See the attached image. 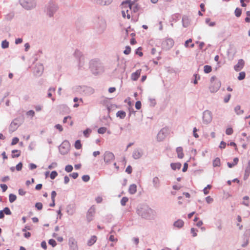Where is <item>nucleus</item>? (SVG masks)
Wrapping results in <instances>:
<instances>
[{
	"mask_svg": "<svg viewBox=\"0 0 250 250\" xmlns=\"http://www.w3.org/2000/svg\"><path fill=\"white\" fill-rule=\"evenodd\" d=\"M137 213L142 218L150 219L156 215V212L146 205H140L137 208Z\"/></svg>",
	"mask_w": 250,
	"mask_h": 250,
	"instance_id": "nucleus-1",
	"label": "nucleus"
},
{
	"mask_svg": "<svg viewBox=\"0 0 250 250\" xmlns=\"http://www.w3.org/2000/svg\"><path fill=\"white\" fill-rule=\"evenodd\" d=\"M58 9L57 3L54 1L50 0L45 5L44 12L49 18H53Z\"/></svg>",
	"mask_w": 250,
	"mask_h": 250,
	"instance_id": "nucleus-2",
	"label": "nucleus"
},
{
	"mask_svg": "<svg viewBox=\"0 0 250 250\" xmlns=\"http://www.w3.org/2000/svg\"><path fill=\"white\" fill-rule=\"evenodd\" d=\"M89 67L91 72L94 75H98L104 71L103 64L98 60H91L89 62Z\"/></svg>",
	"mask_w": 250,
	"mask_h": 250,
	"instance_id": "nucleus-3",
	"label": "nucleus"
},
{
	"mask_svg": "<svg viewBox=\"0 0 250 250\" xmlns=\"http://www.w3.org/2000/svg\"><path fill=\"white\" fill-rule=\"evenodd\" d=\"M20 4L26 10H31L36 6V2L35 0H20Z\"/></svg>",
	"mask_w": 250,
	"mask_h": 250,
	"instance_id": "nucleus-4",
	"label": "nucleus"
},
{
	"mask_svg": "<svg viewBox=\"0 0 250 250\" xmlns=\"http://www.w3.org/2000/svg\"><path fill=\"white\" fill-rule=\"evenodd\" d=\"M70 146L69 142L67 140L64 141L59 147L60 153L62 155L66 154L69 150Z\"/></svg>",
	"mask_w": 250,
	"mask_h": 250,
	"instance_id": "nucleus-5",
	"label": "nucleus"
},
{
	"mask_svg": "<svg viewBox=\"0 0 250 250\" xmlns=\"http://www.w3.org/2000/svg\"><path fill=\"white\" fill-rule=\"evenodd\" d=\"M212 119V115L209 110H205L203 113V122L204 124L208 125L209 124Z\"/></svg>",
	"mask_w": 250,
	"mask_h": 250,
	"instance_id": "nucleus-6",
	"label": "nucleus"
},
{
	"mask_svg": "<svg viewBox=\"0 0 250 250\" xmlns=\"http://www.w3.org/2000/svg\"><path fill=\"white\" fill-rule=\"evenodd\" d=\"M103 157L104 162L106 164H110L115 159L114 154L108 151H106L104 153Z\"/></svg>",
	"mask_w": 250,
	"mask_h": 250,
	"instance_id": "nucleus-7",
	"label": "nucleus"
},
{
	"mask_svg": "<svg viewBox=\"0 0 250 250\" xmlns=\"http://www.w3.org/2000/svg\"><path fill=\"white\" fill-rule=\"evenodd\" d=\"M221 85V82L219 80H216L214 83H212L209 87L210 92L211 93L216 92L220 88Z\"/></svg>",
	"mask_w": 250,
	"mask_h": 250,
	"instance_id": "nucleus-8",
	"label": "nucleus"
},
{
	"mask_svg": "<svg viewBox=\"0 0 250 250\" xmlns=\"http://www.w3.org/2000/svg\"><path fill=\"white\" fill-rule=\"evenodd\" d=\"M43 65L42 63H37L34 68V73L36 76L40 77L43 73Z\"/></svg>",
	"mask_w": 250,
	"mask_h": 250,
	"instance_id": "nucleus-9",
	"label": "nucleus"
},
{
	"mask_svg": "<svg viewBox=\"0 0 250 250\" xmlns=\"http://www.w3.org/2000/svg\"><path fill=\"white\" fill-rule=\"evenodd\" d=\"M168 129L163 128L158 133L157 139L158 141H163L167 136L168 133Z\"/></svg>",
	"mask_w": 250,
	"mask_h": 250,
	"instance_id": "nucleus-10",
	"label": "nucleus"
},
{
	"mask_svg": "<svg viewBox=\"0 0 250 250\" xmlns=\"http://www.w3.org/2000/svg\"><path fill=\"white\" fill-rule=\"evenodd\" d=\"M95 213V208L94 206H92L88 209L86 214V220L87 221L90 222L94 218Z\"/></svg>",
	"mask_w": 250,
	"mask_h": 250,
	"instance_id": "nucleus-11",
	"label": "nucleus"
},
{
	"mask_svg": "<svg viewBox=\"0 0 250 250\" xmlns=\"http://www.w3.org/2000/svg\"><path fill=\"white\" fill-rule=\"evenodd\" d=\"M174 42L173 39L168 38L165 40L162 43L164 48L166 49H169L173 46Z\"/></svg>",
	"mask_w": 250,
	"mask_h": 250,
	"instance_id": "nucleus-12",
	"label": "nucleus"
},
{
	"mask_svg": "<svg viewBox=\"0 0 250 250\" xmlns=\"http://www.w3.org/2000/svg\"><path fill=\"white\" fill-rule=\"evenodd\" d=\"M98 25L99 26H97L98 30L97 32L99 34L102 33L105 30L106 27V23L104 20L103 19H98Z\"/></svg>",
	"mask_w": 250,
	"mask_h": 250,
	"instance_id": "nucleus-13",
	"label": "nucleus"
},
{
	"mask_svg": "<svg viewBox=\"0 0 250 250\" xmlns=\"http://www.w3.org/2000/svg\"><path fill=\"white\" fill-rule=\"evenodd\" d=\"M131 6L132 4L130 3V1L129 0H126L122 2L121 5L122 10H126V13L129 12V10L131 9Z\"/></svg>",
	"mask_w": 250,
	"mask_h": 250,
	"instance_id": "nucleus-14",
	"label": "nucleus"
},
{
	"mask_svg": "<svg viewBox=\"0 0 250 250\" xmlns=\"http://www.w3.org/2000/svg\"><path fill=\"white\" fill-rule=\"evenodd\" d=\"M68 245L71 250H78L77 242L73 237L69 238Z\"/></svg>",
	"mask_w": 250,
	"mask_h": 250,
	"instance_id": "nucleus-15",
	"label": "nucleus"
},
{
	"mask_svg": "<svg viewBox=\"0 0 250 250\" xmlns=\"http://www.w3.org/2000/svg\"><path fill=\"white\" fill-rule=\"evenodd\" d=\"M143 154V150L141 148H136L133 151L132 157L135 160L139 159L142 156Z\"/></svg>",
	"mask_w": 250,
	"mask_h": 250,
	"instance_id": "nucleus-16",
	"label": "nucleus"
},
{
	"mask_svg": "<svg viewBox=\"0 0 250 250\" xmlns=\"http://www.w3.org/2000/svg\"><path fill=\"white\" fill-rule=\"evenodd\" d=\"M244 65V61L242 59L239 60L237 63L234 65V69L236 71H240Z\"/></svg>",
	"mask_w": 250,
	"mask_h": 250,
	"instance_id": "nucleus-17",
	"label": "nucleus"
},
{
	"mask_svg": "<svg viewBox=\"0 0 250 250\" xmlns=\"http://www.w3.org/2000/svg\"><path fill=\"white\" fill-rule=\"evenodd\" d=\"M16 121L17 119H15L11 123L9 128V131L10 132H13L19 126V125L17 122H16Z\"/></svg>",
	"mask_w": 250,
	"mask_h": 250,
	"instance_id": "nucleus-18",
	"label": "nucleus"
},
{
	"mask_svg": "<svg viewBox=\"0 0 250 250\" xmlns=\"http://www.w3.org/2000/svg\"><path fill=\"white\" fill-rule=\"evenodd\" d=\"M152 184L153 187L156 189H158L160 186V181L157 176L154 177L152 179Z\"/></svg>",
	"mask_w": 250,
	"mask_h": 250,
	"instance_id": "nucleus-19",
	"label": "nucleus"
},
{
	"mask_svg": "<svg viewBox=\"0 0 250 250\" xmlns=\"http://www.w3.org/2000/svg\"><path fill=\"white\" fill-rule=\"evenodd\" d=\"M184 224V222L182 220L178 219L173 223V227L174 228L179 229L183 227Z\"/></svg>",
	"mask_w": 250,
	"mask_h": 250,
	"instance_id": "nucleus-20",
	"label": "nucleus"
},
{
	"mask_svg": "<svg viewBox=\"0 0 250 250\" xmlns=\"http://www.w3.org/2000/svg\"><path fill=\"white\" fill-rule=\"evenodd\" d=\"M141 74V70H137L136 72L132 73L131 76V80L133 81H137Z\"/></svg>",
	"mask_w": 250,
	"mask_h": 250,
	"instance_id": "nucleus-21",
	"label": "nucleus"
},
{
	"mask_svg": "<svg viewBox=\"0 0 250 250\" xmlns=\"http://www.w3.org/2000/svg\"><path fill=\"white\" fill-rule=\"evenodd\" d=\"M183 26L187 27L189 24V20L187 16L184 15L182 18Z\"/></svg>",
	"mask_w": 250,
	"mask_h": 250,
	"instance_id": "nucleus-22",
	"label": "nucleus"
},
{
	"mask_svg": "<svg viewBox=\"0 0 250 250\" xmlns=\"http://www.w3.org/2000/svg\"><path fill=\"white\" fill-rule=\"evenodd\" d=\"M137 186L135 184L131 185L128 188V191L131 194H134L136 192Z\"/></svg>",
	"mask_w": 250,
	"mask_h": 250,
	"instance_id": "nucleus-23",
	"label": "nucleus"
},
{
	"mask_svg": "<svg viewBox=\"0 0 250 250\" xmlns=\"http://www.w3.org/2000/svg\"><path fill=\"white\" fill-rule=\"evenodd\" d=\"M83 91L88 95H91L94 92V90L90 87L83 86Z\"/></svg>",
	"mask_w": 250,
	"mask_h": 250,
	"instance_id": "nucleus-24",
	"label": "nucleus"
},
{
	"mask_svg": "<svg viewBox=\"0 0 250 250\" xmlns=\"http://www.w3.org/2000/svg\"><path fill=\"white\" fill-rule=\"evenodd\" d=\"M97 241V237L96 235H92L90 239L87 241V244L88 246H92Z\"/></svg>",
	"mask_w": 250,
	"mask_h": 250,
	"instance_id": "nucleus-25",
	"label": "nucleus"
},
{
	"mask_svg": "<svg viewBox=\"0 0 250 250\" xmlns=\"http://www.w3.org/2000/svg\"><path fill=\"white\" fill-rule=\"evenodd\" d=\"M250 174V160L249 161L248 166L245 169V173L244 175V179H246Z\"/></svg>",
	"mask_w": 250,
	"mask_h": 250,
	"instance_id": "nucleus-26",
	"label": "nucleus"
},
{
	"mask_svg": "<svg viewBox=\"0 0 250 250\" xmlns=\"http://www.w3.org/2000/svg\"><path fill=\"white\" fill-rule=\"evenodd\" d=\"M176 151L178 154V157L180 159L183 158L184 157V154L183 153V148L181 146H179L176 148Z\"/></svg>",
	"mask_w": 250,
	"mask_h": 250,
	"instance_id": "nucleus-27",
	"label": "nucleus"
},
{
	"mask_svg": "<svg viewBox=\"0 0 250 250\" xmlns=\"http://www.w3.org/2000/svg\"><path fill=\"white\" fill-rule=\"evenodd\" d=\"M117 117H119L121 119H123L125 117L126 113L123 110L118 111L116 113Z\"/></svg>",
	"mask_w": 250,
	"mask_h": 250,
	"instance_id": "nucleus-28",
	"label": "nucleus"
},
{
	"mask_svg": "<svg viewBox=\"0 0 250 250\" xmlns=\"http://www.w3.org/2000/svg\"><path fill=\"white\" fill-rule=\"evenodd\" d=\"M239 161L238 158L236 157L233 159V163L228 162L227 165L229 168H232L234 166L236 165Z\"/></svg>",
	"mask_w": 250,
	"mask_h": 250,
	"instance_id": "nucleus-29",
	"label": "nucleus"
},
{
	"mask_svg": "<svg viewBox=\"0 0 250 250\" xmlns=\"http://www.w3.org/2000/svg\"><path fill=\"white\" fill-rule=\"evenodd\" d=\"M170 166L173 170L180 169L181 167V164L179 163H171Z\"/></svg>",
	"mask_w": 250,
	"mask_h": 250,
	"instance_id": "nucleus-30",
	"label": "nucleus"
},
{
	"mask_svg": "<svg viewBox=\"0 0 250 250\" xmlns=\"http://www.w3.org/2000/svg\"><path fill=\"white\" fill-rule=\"evenodd\" d=\"M234 111H235V112L236 113V114L237 115H241L242 114H243L244 113V110L241 109V106L239 105H237L235 108H234Z\"/></svg>",
	"mask_w": 250,
	"mask_h": 250,
	"instance_id": "nucleus-31",
	"label": "nucleus"
},
{
	"mask_svg": "<svg viewBox=\"0 0 250 250\" xmlns=\"http://www.w3.org/2000/svg\"><path fill=\"white\" fill-rule=\"evenodd\" d=\"M12 157L17 158L20 156V151L19 150L15 149L12 151Z\"/></svg>",
	"mask_w": 250,
	"mask_h": 250,
	"instance_id": "nucleus-32",
	"label": "nucleus"
},
{
	"mask_svg": "<svg viewBox=\"0 0 250 250\" xmlns=\"http://www.w3.org/2000/svg\"><path fill=\"white\" fill-rule=\"evenodd\" d=\"M212 70L211 66L208 65H206L204 67V71L205 73H209Z\"/></svg>",
	"mask_w": 250,
	"mask_h": 250,
	"instance_id": "nucleus-33",
	"label": "nucleus"
},
{
	"mask_svg": "<svg viewBox=\"0 0 250 250\" xmlns=\"http://www.w3.org/2000/svg\"><path fill=\"white\" fill-rule=\"evenodd\" d=\"M220 165V159L219 158H216L213 161V166L214 167H219Z\"/></svg>",
	"mask_w": 250,
	"mask_h": 250,
	"instance_id": "nucleus-34",
	"label": "nucleus"
},
{
	"mask_svg": "<svg viewBox=\"0 0 250 250\" xmlns=\"http://www.w3.org/2000/svg\"><path fill=\"white\" fill-rule=\"evenodd\" d=\"M180 19V15L179 14H175L171 16V20L172 21H177Z\"/></svg>",
	"mask_w": 250,
	"mask_h": 250,
	"instance_id": "nucleus-35",
	"label": "nucleus"
},
{
	"mask_svg": "<svg viewBox=\"0 0 250 250\" xmlns=\"http://www.w3.org/2000/svg\"><path fill=\"white\" fill-rule=\"evenodd\" d=\"M9 42L7 40H5L1 42V48L3 49L7 48L9 47Z\"/></svg>",
	"mask_w": 250,
	"mask_h": 250,
	"instance_id": "nucleus-36",
	"label": "nucleus"
},
{
	"mask_svg": "<svg viewBox=\"0 0 250 250\" xmlns=\"http://www.w3.org/2000/svg\"><path fill=\"white\" fill-rule=\"evenodd\" d=\"M17 199V196L14 194H10L9 195V200L10 203H13Z\"/></svg>",
	"mask_w": 250,
	"mask_h": 250,
	"instance_id": "nucleus-37",
	"label": "nucleus"
},
{
	"mask_svg": "<svg viewBox=\"0 0 250 250\" xmlns=\"http://www.w3.org/2000/svg\"><path fill=\"white\" fill-rule=\"evenodd\" d=\"M75 147L77 149H80L82 147V144L81 143V141L79 140H77L75 143Z\"/></svg>",
	"mask_w": 250,
	"mask_h": 250,
	"instance_id": "nucleus-38",
	"label": "nucleus"
},
{
	"mask_svg": "<svg viewBox=\"0 0 250 250\" xmlns=\"http://www.w3.org/2000/svg\"><path fill=\"white\" fill-rule=\"evenodd\" d=\"M234 13L236 17H239L241 15L242 10L239 8H236L235 10Z\"/></svg>",
	"mask_w": 250,
	"mask_h": 250,
	"instance_id": "nucleus-39",
	"label": "nucleus"
},
{
	"mask_svg": "<svg viewBox=\"0 0 250 250\" xmlns=\"http://www.w3.org/2000/svg\"><path fill=\"white\" fill-rule=\"evenodd\" d=\"M246 76V73L245 72H241L239 73V76L238 77V79L240 81L243 80L245 79Z\"/></svg>",
	"mask_w": 250,
	"mask_h": 250,
	"instance_id": "nucleus-40",
	"label": "nucleus"
},
{
	"mask_svg": "<svg viewBox=\"0 0 250 250\" xmlns=\"http://www.w3.org/2000/svg\"><path fill=\"white\" fill-rule=\"evenodd\" d=\"M91 132V130L89 128H87L85 130H84L83 132L84 136L87 138L88 137L90 133Z\"/></svg>",
	"mask_w": 250,
	"mask_h": 250,
	"instance_id": "nucleus-41",
	"label": "nucleus"
},
{
	"mask_svg": "<svg viewBox=\"0 0 250 250\" xmlns=\"http://www.w3.org/2000/svg\"><path fill=\"white\" fill-rule=\"evenodd\" d=\"M128 199L126 197H124L121 200V204L123 206H125L126 205V202L128 201Z\"/></svg>",
	"mask_w": 250,
	"mask_h": 250,
	"instance_id": "nucleus-42",
	"label": "nucleus"
},
{
	"mask_svg": "<svg viewBox=\"0 0 250 250\" xmlns=\"http://www.w3.org/2000/svg\"><path fill=\"white\" fill-rule=\"evenodd\" d=\"M73 168L72 165H68L65 167V170L67 172H70L72 171Z\"/></svg>",
	"mask_w": 250,
	"mask_h": 250,
	"instance_id": "nucleus-43",
	"label": "nucleus"
},
{
	"mask_svg": "<svg viewBox=\"0 0 250 250\" xmlns=\"http://www.w3.org/2000/svg\"><path fill=\"white\" fill-rule=\"evenodd\" d=\"M58 175V173L56 171H52L50 175V177L51 179H54Z\"/></svg>",
	"mask_w": 250,
	"mask_h": 250,
	"instance_id": "nucleus-44",
	"label": "nucleus"
},
{
	"mask_svg": "<svg viewBox=\"0 0 250 250\" xmlns=\"http://www.w3.org/2000/svg\"><path fill=\"white\" fill-rule=\"evenodd\" d=\"M106 131V128L105 127H100L98 129V132L99 133V134H104Z\"/></svg>",
	"mask_w": 250,
	"mask_h": 250,
	"instance_id": "nucleus-45",
	"label": "nucleus"
},
{
	"mask_svg": "<svg viewBox=\"0 0 250 250\" xmlns=\"http://www.w3.org/2000/svg\"><path fill=\"white\" fill-rule=\"evenodd\" d=\"M2 210L3 211V213L6 215H11V211L10 209H9V208L8 207L4 208V209Z\"/></svg>",
	"mask_w": 250,
	"mask_h": 250,
	"instance_id": "nucleus-46",
	"label": "nucleus"
},
{
	"mask_svg": "<svg viewBox=\"0 0 250 250\" xmlns=\"http://www.w3.org/2000/svg\"><path fill=\"white\" fill-rule=\"evenodd\" d=\"M244 242L242 244V247H246L249 243V238L246 236L244 238Z\"/></svg>",
	"mask_w": 250,
	"mask_h": 250,
	"instance_id": "nucleus-47",
	"label": "nucleus"
},
{
	"mask_svg": "<svg viewBox=\"0 0 250 250\" xmlns=\"http://www.w3.org/2000/svg\"><path fill=\"white\" fill-rule=\"evenodd\" d=\"M211 188V186L210 185H208L206 187H205L203 189L204 193L205 195L208 194L209 191L208 190V189H210Z\"/></svg>",
	"mask_w": 250,
	"mask_h": 250,
	"instance_id": "nucleus-48",
	"label": "nucleus"
},
{
	"mask_svg": "<svg viewBox=\"0 0 250 250\" xmlns=\"http://www.w3.org/2000/svg\"><path fill=\"white\" fill-rule=\"evenodd\" d=\"M249 197L247 196H244L243 197V200H244V201L243 202V204L246 206H249Z\"/></svg>",
	"mask_w": 250,
	"mask_h": 250,
	"instance_id": "nucleus-49",
	"label": "nucleus"
},
{
	"mask_svg": "<svg viewBox=\"0 0 250 250\" xmlns=\"http://www.w3.org/2000/svg\"><path fill=\"white\" fill-rule=\"evenodd\" d=\"M26 114L28 116L33 117L35 116V112L33 110H30L26 113Z\"/></svg>",
	"mask_w": 250,
	"mask_h": 250,
	"instance_id": "nucleus-50",
	"label": "nucleus"
},
{
	"mask_svg": "<svg viewBox=\"0 0 250 250\" xmlns=\"http://www.w3.org/2000/svg\"><path fill=\"white\" fill-rule=\"evenodd\" d=\"M35 208L38 210H41L42 208V204L41 202L36 203L35 204Z\"/></svg>",
	"mask_w": 250,
	"mask_h": 250,
	"instance_id": "nucleus-51",
	"label": "nucleus"
},
{
	"mask_svg": "<svg viewBox=\"0 0 250 250\" xmlns=\"http://www.w3.org/2000/svg\"><path fill=\"white\" fill-rule=\"evenodd\" d=\"M55 91V88H52V87L49 88L48 90V93H47L48 97H49V98L51 97V96H52L51 91L54 92Z\"/></svg>",
	"mask_w": 250,
	"mask_h": 250,
	"instance_id": "nucleus-52",
	"label": "nucleus"
},
{
	"mask_svg": "<svg viewBox=\"0 0 250 250\" xmlns=\"http://www.w3.org/2000/svg\"><path fill=\"white\" fill-rule=\"evenodd\" d=\"M82 178L83 181L85 182H87L90 180V177L88 175H84Z\"/></svg>",
	"mask_w": 250,
	"mask_h": 250,
	"instance_id": "nucleus-53",
	"label": "nucleus"
},
{
	"mask_svg": "<svg viewBox=\"0 0 250 250\" xmlns=\"http://www.w3.org/2000/svg\"><path fill=\"white\" fill-rule=\"evenodd\" d=\"M48 243L49 245H51L53 247H55L57 245L55 240L53 239H50L48 241Z\"/></svg>",
	"mask_w": 250,
	"mask_h": 250,
	"instance_id": "nucleus-54",
	"label": "nucleus"
},
{
	"mask_svg": "<svg viewBox=\"0 0 250 250\" xmlns=\"http://www.w3.org/2000/svg\"><path fill=\"white\" fill-rule=\"evenodd\" d=\"M233 129L231 127L228 128L226 129V133L228 135H231L233 133Z\"/></svg>",
	"mask_w": 250,
	"mask_h": 250,
	"instance_id": "nucleus-55",
	"label": "nucleus"
},
{
	"mask_svg": "<svg viewBox=\"0 0 250 250\" xmlns=\"http://www.w3.org/2000/svg\"><path fill=\"white\" fill-rule=\"evenodd\" d=\"M131 52V48L129 46H126L125 49L124 51V54L128 55L130 54Z\"/></svg>",
	"mask_w": 250,
	"mask_h": 250,
	"instance_id": "nucleus-56",
	"label": "nucleus"
},
{
	"mask_svg": "<svg viewBox=\"0 0 250 250\" xmlns=\"http://www.w3.org/2000/svg\"><path fill=\"white\" fill-rule=\"evenodd\" d=\"M22 167V164L21 162H20L16 166V169L17 171H20L21 170Z\"/></svg>",
	"mask_w": 250,
	"mask_h": 250,
	"instance_id": "nucleus-57",
	"label": "nucleus"
},
{
	"mask_svg": "<svg viewBox=\"0 0 250 250\" xmlns=\"http://www.w3.org/2000/svg\"><path fill=\"white\" fill-rule=\"evenodd\" d=\"M193 76H194V77L195 78V79H194V80L193 81V83L194 84H197V80H199L200 79V76L199 75H198L197 74H194Z\"/></svg>",
	"mask_w": 250,
	"mask_h": 250,
	"instance_id": "nucleus-58",
	"label": "nucleus"
},
{
	"mask_svg": "<svg viewBox=\"0 0 250 250\" xmlns=\"http://www.w3.org/2000/svg\"><path fill=\"white\" fill-rule=\"evenodd\" d=\"M142 104L141 102L139 101H138L135 103V107L137 109H140L141 108Z\"/></svg>",
	"mask_w": 250,
	"mask_h": 250,
	"instance_id": "nucleus-59",
	"label": "nucleus"
},
{
	"mask_svg": "<svg viewBox=\"0 0 250 250\" xmlns=\"http://www.w3.org/2000/svg\"><path fill=\"white\" fill-rule=\"evenodd\" d=\"M19 141V139L17 137H14L13 138L12 142H11V145H15L17 144Z\"/></svg>",
	"mask_w": 250,
	"mask_h": 250,
	"instance_id": "nucleus-60",
	"label": "nucleus"
},
{
	"mask_svg": "<svg viewBox=\"0 0 250 250\" xmlns=\"http://www.w3.org/2000/svg\"><path fill=\"white\" fill-rule=\"evenodd\" d=\"M231 97V94H228L227 95V96H226L225 98H224V101L225 103H227L229 102V101L230 100V98Z\"/></svg>",
	"mask_w": 250,
	"mask_h": 250,
	"instance_id": "nucleus-61",
	"label": "nucleus"
},
{
	"mask_svg": "<svg viewBox=\"0 0 250 250\" xmlns=\"http://www.w3.org/2000/svg\"><path fill=\"white\" fill-rule=\"evenodd\" d=\"M55 127L58 129L60 132H62L63 131V127L60 124H57L55 125Z\"/></svg>",
	"mask_w": 250,
	"mask_h": 250,
	"instance_id": "nucleus-62",
	"label": "nucleus"
},
{
	"mask_svg": "<svg viewBox=\"0 0 250 250\" xmlns=\"http://www.w3.org/2000/svg\"><path fill=\"white\" fill-rule=\"evenodd\" d=\"M0 187L2 189V192H5L7 189V186L5 184H0Z\"/></svg>",
	"mask_w": 250,
	"mask_h": 250,
	"instance_id": "nucleus-63",
	"label": "nucleus"
},
{
	"mask_svg": "<svg viewBox=\"0 0 250 250\" xmlns=\"http://www.w3.org/2000/svg\"><path fill=\"white\" fill-rule=\"evenodd\" d=\"M57 163L53 162L48 167V168L49 169H51L56 167H57Z\"/></svg>",
	"mask_w": 250,
	"mask_h": 250,
	"instance_id": "nucleus-64",
	"label": "nucleus"
}]
</instances>
